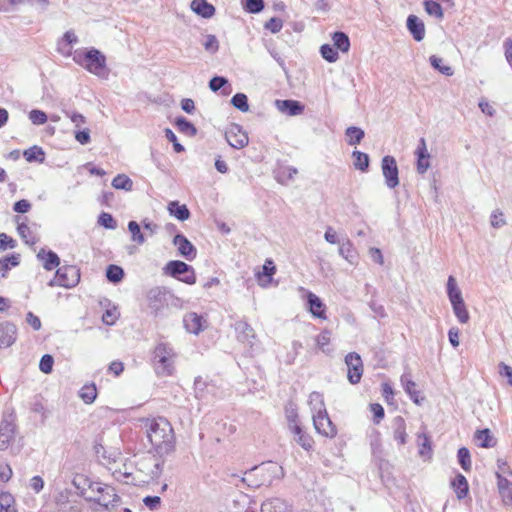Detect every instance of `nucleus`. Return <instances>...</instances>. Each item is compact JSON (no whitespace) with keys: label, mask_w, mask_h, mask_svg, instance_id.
<instances>
[{"label":"nucleus","mask_w":512,"mask_h":512,"mask_svg":"<svg viewBox=\"0 0 512 512\" xmlns=\"http://www.w3.org/2000/svg\"><path fill=\"white\" fill-rule=\"evenodd\" d=\"M453 312L460 323H467L470 319L469 312L464 302L452 305Z\"/></svg>","instance_id":"obj_48"},{"label":"nucleus","mask_w":512,"mask_h":512,"mask_svg":"<svg viewBox=\"0 0 512 512\" xmlns=\"http://www.w3.org/2000/svg\"><path fill=\"white\" fill-rule=\"evenodd\" d=\"M87 58H90V55L88 54V50L85 49H78L73 54V61L83 68L86 66Z\"/></svg>","instance_id":"obj_59"},{"label":"nucleus","mask_w":512,"mask_h":512,"mask_svg":"<svg viewBox=\"0 0 512 512\" xmlns=\"http://www.w3.org/2000/svg\"><path fill=\"white\" fill-rule=\"evenodd\" d=\"M243 8L248 13L257 14L264 9L263 0H245Z\"/></svg>","instance_id":"obj_51"},{"label":"nucleus","mask_w":512,"mask_h":512,"mask_svg":"<svg viewBox=\"0 0 512 512\" xmlns=\"http://www.w3.org/2000/svg\"><path fill=\"white\" fill-rule=\"evenodd\" d=\"M308 404L310 406L312 415L321 414L327 411L323 395L319 392L314 391L309 395Z\"/></svg>","instance_id":"obj_27"},{"label":"nucleus","mask_w":512,"mask_h":512,"mask_svg":"<svg viewBox=\"0 0 512 512\" xmlns=\"http://www.w3.org/2000/svg\"><path fill=\"white\" fill-rule=\"evenodd\" d=\"M321 56L328 62L333 63L336 62L339 58L337 50H335L331 45L324 44L320 48Z\"/></svg>","instance_id":"obj_50"},{"label":"nucleus","mask_w":512,"mask_h":512,"mask_svg":"<svg viewBox=\"0 0 512 512\" xmlns=\"http://www.w3.org/2000/svg\"><path fill=\"white\" fill-rule=\"evenodd\" d=\"M276 108L289 116L300 115L304 111V105H302L299 101L296 100H276L275 101Z\"/></svg>","instance_id":"obj_18"},{"label":"nucleus","mask_w":512,"mask_h":512,"mask_svg":"<svg viewBox=\"0 0 512 512\" xmlns=\"http://www.w3.org/2000/svg\"><path fill=\"white\" fill-rule=\"evenodd\" d=\"M393 428H394V431H393L394 439L400 445H404L406 443V438H407L406 425H405L404 419L402 417L395 418Z\"/></svg>","instance_id":"obj_29"},{"label":"nucleus","mask_w":512,"mask_h":512,"mask_svg":"<svg viewBox=\"0 0 512 512\" xmlns=\"http://www.w3.org/2000/svg\"><path fill=\"white\" fill-rule=\"evenodd\" d=\"M229 145L235 149H242L248 145L249 138L245 131L238 124H233L225 133Z\"/></svg>","instance_id":"obj_11"},{"label":"nucleus","mask_w":512,"mask_h":512,"mask_svg":"<svg viewBox=\"0 0 512 512\" xmlns=\"http://www.w3.org/2000/svg\"><path fill=\"white\" fill-rule=\"evenodd\" d=\"M14 498L8 492H3L0 494V510L4 509H15L13 507Z\"/></svg>","instance_id":"obj_61"},{"label":"nucleus","mask_w":512,"mask_h":512,"mask_svg":"<svg viewBox=\"0 0 512 512\" xmlns=\"http://www.w3.org/2000/svg\"><path fill=\"white\" fill-rule=\"evenodd\" d=\"M23 156L26 159L27 162H38L43 163L45 160V152L44 150L39 146H33L28 149H26L23 152Z\"/></svg>","instance_id":"obj_30"},{"label":"nucleus","mask_w":512,"mask_h":512,"mask_svg":"<svg viewBox=\"0 0 512 512\" xmlns=\"http://www.w3.org/2000/svg\"><path fill=\"white\" fill-rule=\"evenodd\" d=\"M90 58H87L85 69L99 78L107 79L109 71L106 67V57L98 49H88Z\"/></svg>","instance_id":"obj_7"},{"label":"nucleus","mask_w":512,"mask_h":512,"mask_svg":"<svg viewBox=\"0 0 512 512\" xmlns=\"http://www.w3.org/2000/svg\"><path fill=\"white\" fill-rule=\"evenodd\" d=\"M352 157L354 159L353 165L355 169L360 170L362 172L367 171L370 162L368 154L356 150L352 153Z\"/></svg>","instance_id":"obj_33"},{"label":"nucleus","mask_w":512,"mask_h":512,"mask_svg":"<svg viewBox=\"0 0 512 512\" xmlns=\"http://www.w3.org/2000/svg\"><path fill=\"white\" fill-rule=\"evenodd\" d=\"M447 295L451 305L464 302L462 293L457 286L456 279L453 276H449L447 280Z\"/></svg>","instance_id":"obj_26"},{"label":"nucleus","mask_w":512,"mask_h":512,"mask_svg":"<svg viewBox=\"0 0 512 512\" xmlns=\"http://www.w3.org/2000/svg\"><path fill=\"white\" fill-rule=\"evenodd\" d=\"M176 353L167 343H159L153 352V367L157 375L170 376L174 372Z\"/></svg>","instance_id":"obj_2"},{"label":"nucleus","mask_w":512,"mask_h":512,"mask_svg":"<svg viewBox=\"0 0 512 512\" xmlns=\"http://www.w3.org/2000/svg\"><path fill=\"white\" fill-rule=\"evenodd\" d=\"M106 277L110 282L118 283L124 277V270L120 266L111 264L106 269Z\"/></svg>","instance_id":"obj_41"},{"label":"nucleus","mask_w":512,"mask_h":512,"mask_svg":"<svg viewBox=\"0 0 512 512\" xmlns=\"http://www.w3.org/2000/svg\"><path fill=\"white\" fill-rule=\"evenodd\" d=\"M290 432L294 435V440L305 450L309 451L313 447L312 437L303 431L301 425H294Z\"/></svg>","instance_id":"obj_22"},{"label":"nucleus","mask_w":512,"mask_h":512,"mask_svg":"<svg viewBox=\"0 0 512 512\" xmlns=\"http://www.w3.org/2000/svg\"><path fill=\"white\" fill-rule=\"evenodd\" d=\"M232 105L241 112L249 110L248 98L243 93H236L231 99Z\"/></svg>","instance_id":"obj_47"},{"label":"nucleus","mask_w":512,"mask_h":512,"mask_svg":"<svg viewBox=\"0 0 512 512\" xmlns=\"http://www.w3.org/2000/svg\"><path fill=\"white\" fill-rule=\"evenodd\" d=\"M183 324L187 332L198 335L204 330L206 320L195 312H189L184 315Z\"/></svg>","instance_id":"obj_14"},{"label":"nucleus","mask_w":512,"mask_h":512,"mask_svg":"<svg viewBox=\"0 0 512 512\" xmlns=\"http://www.w3.org/2000/svg\"><path fill=\"white\" fill-rule=\"evenodd\" d=\"M339 254L345 258L349 263L353 264L356 258L355 251L352 243L347 240L343 242L339 247Z\"/></svg>","instance_id":"obj_45"},{"label":"nucleus","mask_w":512,"mask_h":512,"mask_svg":"<svg viewBox=\"0 0 512 512\" xmlns=\"http://www.w3.org/2000/svg\"><path fill=\"white\" fill-rule=\"evenodd\" d=\"M173 244L177 247L179 254L188 261L195 259L197 250L195 246L183 234L174 236Z\"/></svg>","instance_id":"obj_12"},{"label":"nucleus","mask_w":512,"mask_h":512,"mask_svg":"<svg viewBox=\"0 0 512 512\" xmlns=\"http://www.w3.org/2000/svg\"><path fill=\"white\" fill-rule=\"evenodd\" d=\"M167 210L171 216H174L180 221H186L190 218V211L185 204L180 205L178 201H171L168 204Z\"/></svg>","instance_id":"obj_25"},{"label":"nucleus","mask_w":512,"mask_h":512,"mask_svg":"<svg viewBox=\"0 0 512 512\" xmlns=\"http://www.w3.org/2000/svg\"><path fill=\"white\" fill-rule=\"evenodd\" d=\"M497 487L502 501L505 505L512 506V482L506 477H500Z\"/></svg>","instance_id":"obj_23"},{"label":"nucleus","mask_w":512,"mask_h":512,"mask_svg":"<svg viewBox=\"0 0 512 512\" xmlns=\"http://www.w3.org/2000/svg\"><path fill=\"white\" fill-rule=\"evenodd\" d=\"M144 427L149 442L160 457L174 452L176 443L174 430L166 418H148L144 421Z\"/></svg>","instance_id":"obj_1"},{"label":"nucleus","mask_w":512,"mask_h":512,"mask_svg":"<svg viewBox=\"0 0 512 512\" xmlns=\"http://www.w3.org/2000/svg\"><path fill=\"white\" fill-rule=\"evenodd\" d=\"M227 83H228V80H227L225 77H222V76H214V77L209 81V88H210L213 92H217V91H218V90H220L222 87H224Z\"/></svg>","instance_id":"obj_63"},{"label":"nucleus","mask_w":512,"mask_h":512,"mask_svg":"<svg viewBox=\"0 0 512 512\" xmlns=\"http://www.w3.org/2000/svg\"><path fill=\"white\" fill-rule=\"evenodd\" d=\"M307 302L309 305V311L314 317L326 319L325 305L317 295H315L312 292H309L307 295Z\"/></svg>","instance_id":"obj_21"},{"label":"nucleus","mask_w":512,"mask_h":512,"mask_svg":"<svg viewBox=\"0 0 512 512\" xmlns=\"http://www.w3.org/2000/svg\"><path fill=\"white\" fill-rule=\"evenodd\" d=\"M72 483L77 489L78 494L87 501L89 495H96L100 489L108 495L109 493L113 495V487L101 482L92 481L84 475L75 476Z\"/></svg>","instance_id":"obj_3"},{"label":"nucleus","mask_w":512,"mask_h":512,"mask_svg":"<svg viewBox=\"0 0 512 512\" xmlns=\"http://www.w3.org/2000/svg\"><path fill=\"white\" fill-rule=\"evenodd\" d=\"M424 9L430 16H433L437 19H443L444 12L441 5L437 1L433 0H424L423 1Z\"/></svg>","instance_id":"obj_36"},{"label":"nucleus","mask_w":512,"mask_h":512,"mask_svg":"<svg viewBox=\"0 0 512 512\" xmlns=\"http://www.w3.org/2000/svg\"><path fill=\"white\" fill-rule=\"evenodd\" d=\"M458 461L462 469L466 472L471 470V456L467 448L462 447L457 453Z\"/></svg>","instance_id":"obj_46"},{"label":"nucleus","mask_w":512,"mask_h":512,"mask_svg":"<svg viewBox=\"0 0 512 512\" xmlns=\"http://www.w3.org/2000/svg\"><path fill=\"white\" fill-rule=\"evenodd\" d=\"M347 366V378L351 384L360 382L363 375V362L360 355L356 352H350L345 356Z\"/></svg>","instance_id":"obj_9"},{"label":"nucleus","mask_w":512,"mask_h":512,"mask_svg":"<svg viewBox=\"0 0 512 512\" xmlns=\"http://www.w3.org/2000/svg\"><path fill=\"white\" fill-rule=\"evenodd\" d=\"M53 363H54V359L51 355H49V354L43 355L40 360V363H39V369L43 373L48 374L52 371Z\"/></svg>","instance_id":"obj_58"},{"label":"nucleus","mask_w":512,"mask_h":512,"mask_svg":"<svg viewBox=\"0 0 512 512\" xmlns=\"http://www.w3.org/2000/svg\"><path fill=\"white\" fill-rule=\"evenodd\" d=\"M312 419L317 433L328 438H334L337 435L336 426L331 421L327 411L321 414H313Z\"/></svg>","instance_id":"obj_10"},{"label":"nucleus","mask_w":512,"mask_h":512,"mask_svg":"<svg viewBox=\"0 0 512 512\" xmlns=\"http://www.w3.org/2000/svg\"><path fill=\"white\" fill-rule=\"evenodd\" d=\"M17 231L26 244L34 245L37 242L36 237L32 234L26 223H18Z\"/></svg>","instance_id":"obj_42"},{"label":"nucleus","mask_w":512,"mask_h":512,"mask_svg":"<svg viewBox=\"0 0 512 512\" xmlns=\"http://www.w3.org/2000/svg\"><path fill=\"white\" fill-rule=\"evenodd\" d=\"M37 258L43 262V267L49 271L58 267L60 264L58 255L53 251L41 249L37 254Z\"/></svg>","instance_id":"obj_24"},{"label":"nucleus","mask_w":512,"mask_h":512,"mask_svg":"<svg viewBox=\"0 0 512 512\" xmlns=\"http://www.w3.org/2000/svg\"><path fill=\"white\" fill-rule=\"evenodd\" d=\"M475 439L478 441V445L483 448L493 447L492 437L489 429L478 430L475 433Z\"/></svg>","instance_id":"obj_44"},{"label":"nucleus","mask_w":512,"mask_h":512,"mask_svg":"<svg viewBox=\"0 0 512 512\" xmlns=\"http://www.w3.org/2000/svg\"><path fill=\"white\" fill-rule=\"evenodd\" d=\"M401 383L411 400L416 404H420L419 391L416 390V383L410 379L409 374H403L401 376Z\"/></svg>","instance_id":"obj_28"},{"label":"nucleus","mask_w":512,"mask_h":512,"mask_svg":"<svg viewBox=\"0 0 512 512\" xmlns=\"http://www.w3.org/2000/svg\"><path fill=\"white\" fill-rule=\"evenodd\" d=\"M452 486L455 489L458 499H463L467 496L469 487L468 482L463 475L458 474L452 481Z\"/></svg>","instance_id":"obj_31"},{"label":"nucleus","mask_w":512,"mask_h":512,"mask_svg":"<svg viewBox=\"0 0 512 512\" xmlns=\"http://www.w3.org/2000/svg\"><path fill=\"white\" fill-rule=\"evenodd\" d=\"M333 45L341 52H348L350 49V40L344 32H335L332 36Z\"/></svg>","instance_id":"obj_32"},{"label":"nucleus","mask_w":512,"mask_h":512,"mask_svg":"<svg viewBox=\"0 0 512 512\" xmlns=\"http://www.w3.org/2000/svg\"><path fill=\"white\" fill-rule=\"evenodd\" d=\"M98 223L108 229L116 228V221L114 220L112 215L109 213H105V212L101 213L99 216Z\"/></svg>","instance_id":"obj_60"},{"label":"nucleus","mask_w":512,"mask_h":512,"mask_svg":"<svg viewBox=\"0 0 512 512\" xmlns=\"http://www.w3.org/2000/svg\"><path fill=\"white\" fill-rule=\"evenodd\" d=\"M347 143L351 146L359 144L365 136L364 131L355 126L348 127L346 129Z\"/></svg>","instance_id":"obj_34"},{"label":"nucleus","mask_w":512,"mask_h":512,"mask_svg":"<svg viewBox=\"0 0 512 512\" xmlns=\"http://www.w3.org/2000/svg\"><path fill=\"white\" fill-rule=\"evenodd\" d=\"M381 169L387 187L390 189L396 188L399 185V170L395 158L390 155L384 156Z\"/></svg>","instance_id":"obj_8"},{"label":"nucleus","mask_w":512,"mask_h":512,"mask_svg":"<svg viewBox=\"0 0 512 512\" xmlns=\"http://www.w3.org/2000/svg\"><path fill=\"white\" fill-rule=\"evenodd\" d=\"M80 281V270L74 265H67L57 269L55 277L48 283L49 286L65 288L75 287Z\"/></svg>","instance_id":"obj_5"},{"label":"nucleus","mask_w":512,"mask_h":512,"mask_svg":"<svg viewBox=\"0 0 512 512\" xmlns=\"http://www.w3.org/2000/svg\"><path fill=\"white\" fill-rule=\"evenodd\" d=\"M88 501L95 502L98 505L109 510L110 508H113L116 505H118V503L120 502V497L116 494L114 488L113 495H108L105 492H103L102 489H100L99 492L96 493V495H89Z\"/></svg>","instance_id":"obj_16"},{"label":"nucleus","mask_w":512,"mask_h":512,"mask_svg":"<svg viewBox=\"0 0 512 512\" xmlns=\"http://www.w3.org/2000/svg\"><path fill=\"white\" fill-rule=\"evenodd\" d=\"M203 47L207 52L215 54L219 50V41L215 35H207Z\"/></svg>","instance_id":"obj_52"},{"label":"nucleus","mask_w":512,"mask_h":512,"mask_svg":"<svg viewBox=\"0 0 512 512\" xmlns=\"http://www.w3.org/2000/svg\"><path fill=\"white\" fill-rule=\"evenodd\" d=\"M176 126L181 133L188 136H195L197 133L195 126L184 117H178L176 119Z\"/></svg>","instance_id":"obj_40"},{"label":"nucleus","mask_w":512,"mask_h":512,"mask_svg":"<svg viewBox=\"0 0 512 512\" xmlns=\"http://www.w3.org/2000/svg\"><path fill=\"white\" fill-rule=\"evenodd\" d=\"M112 186L115 189H122V190H125V191H131L132 187H133V182L125 174H118L112 180Z\"/></svg>","instance_id":"obj_38"},{"label":"nucleus","mask_w":512,"mask_h":512,"mask_svg":"<svg viewBox=\"0 0 512 512\" xmlns=\"http://www.w3.org/2000/svg\"><path fill=\"white\" fill-rule=\"evenodd\" d=\"M282 27H283V21L277 17H272L264 25V28L266 30H269L273 34L278 33L282 29Z\"/></svg>","instance_id":"obj_57"},{"label":"nucleus","mask_w":512,"mask_h":512,"mask_svg":"<svg viewBox=\"0 0 512 512\" xmlns=\"http://www.w3.org/2000/svg\"><path fill=\"white\" fill-rule=\"evenodd\" d=\"M164 270L166 274L188 285L196 283V274L194 268L183 261H169L166 264Z\"/></svg>","instance_id":"obj_4"},{"label":"nucleus","mask_w":512,"mask_h":512,"mask_svg":"<svg viewBox=\"0 0 512 512\" xmlns=\"http://www.w3.org/2000/svg\"><path fill=\"white\" fill-rule=\"evenodd\" d=\"M497 481L500 477L512 476V469L509 467L504 459L499 458L497 460V471L495 472Z\"/></svg>","instance_id":"obj_53"},{"label":"nucleus","mask_w":512,"mask_h":512,"mask_svg":"<svg viewBox=\"0 0 512 512\" xmlns=\"http://www.w3.org/2000/svg\"><path fill=\"white\" fill-rule=\"evenodd\" d=\"M429 61H430L431 66L434 69L438 70L443 75H445V76L453 75L454 71H453L452 67H450L449 65H444L442 58H440L436 55H432V56H430Z\"/></svg>","instance_id":"obj_37"},{"label":"nucleus","mask_w":512,"mask_h":512,"mask_svg":"<svg viewBox=\"0 0 512 512\" xmlns=\"http://www.w3.org/2000/svg\"><path fill=\"white\" fill-rule=\"evenodd\" d=\"M19 263L20 256L18 254L0 259V271L2 272V276L4 277L6 272H8L11 267H16L19 265Z\"/></svg>","instance_id":"obj_39"},{"label":"nucleus","mask_w":512,"mask_h":512,"mask_svg":"<svg viewBox=\"0 0 512 512\" xmlns=\"http://www.w3.org/2000/svg\"><path fill=\"white\" fill-rule=\"evenodd\" d=\"M0 432L3 433V435L8 434L10 436L15 435V424L11 417L4 418L0 422Z\"/></svg>","instance_id":"obj_56"},{"label":"nucleus","mask_w":512,"mask_h":512,"mask_svg":"<svg viewBox=\"0 0 512 512\" xmlns=\"http://www.w3.org/2000/svg\"><path fill=\"white\" fill-rule=\"evenodd\" d=\"M191 10L202 18L209 19L215 15V7L207 0H192Z\"/></svg>","instance_id":"obj_19"},{"label":"nucleus","mask_w":512,"mask_h":512,"mask_svg":"<svg viewBox=\"0 0 512 512\" xmlns=\"http://www.w3.org/2000/svg\"><path fill=\"white\" fill-rule=\"evenodd\" d=\"M17 338V328L9 322L0 323V349L13 345Z\"/></svg>","instance_id":"obj_15"},{"label":"nucleus","mask_w":512,"mask_h":512,"mask_svg":"<svg viewBox=\"0 0 512 512\" xmlns=\"http://www.w3.org/2000/svg\"><path fill=\"white\" fill-rule=\"evenodd\" d=\"M235 331L240 342L249 345L251 348L253 347L256 336L254 329L248 323L244 321L236 322Z\"/></svg>","instance_id":"obj_17"},{"label":"nucleus","mask_w":512,"mask_h":512,"mask_svg":"<svg viewBox=\"0 0 512 512\" xmlns=\"http://www.w3.org/2000/svg\"><path fill=\"white\" fill-rule=\"evenodd\" d=\"M491 226L494 228H501L506 224V221L504 219V215L500 210H495L491 214V220H490Z\"/></svg>","instance_id":"obj_62"},{"label":"nucleus","mask_w":512,"mask_h":512,"mask_svg":"<svg viewBox=\"0 0 512 512\" xmlns=\"http://www.w3.org/2000/svg\"><path fill=\"white\" fill-rule=\"evenodd\" d=\"M79 396L84 403L92 404L97 397V389L95 384L84 385L79 392Z\"/></svg>","instance_id":"obj_35"},{"label":"nucleus","mask_w":512,"mask_h":512,"mask_svg":"<svg viewBox=\"0 0 512 512\" xmlns=\"http://www.w3.org/2000/svg\"><path fill=\"white\" fill-rule=\"evenodd\" d=\"M128 230L131 233V239L139 245L145 243V236L141 232L140 225L136 221H130L128 223Z\"/></svg>","instance_id":"obj_43"},{"label":"nucleus","mask_w":512,"mask_h":512,"mask_svg":"<svg viewBox=\"0 0 512 512\" xmlns=\"http://www.w3.org/2000/svg\"><path fill=\"white\" fill-rule=\"evenodd\" d=\"M16 241L8 236L6 233H0V250H6L7 248H15Z\"/></svg>","instance_id":"obj_64"},{"label":"nucleus","mask_w":512,"mask_h":512,"mask_svg":"<svg viewBox=\"0 0 512 512\" xmlns=\"http://www.w3.org/2000/svg\"><path fill=\"white\" fill-rule=\"evenodd\" d=\"M407 28L412 34L413 38L420 42L425 37V26L421 19L416 15H409L407 18Z\"/></svg>","instance_id":"obj_20"},{"label":"nucleus","mask_w":512,"mask_h":512,"mask_svg":"<svg viewBox=\"0 0 512 512\" xmlns=\"http://www.w3.org/2000/svg\"><path fill=\"white\" fill-rule=\"evenodd\" d=\"M261 512H293V506L285 499L272 497L261 504Z\"/></svg>","instance_id":"obj_13"},{"label":"nucleus","mask_w":512,"mask_h":512,"mask_svg":"<svg viewBox=\"0 0 512 512\" xmlns=\"http://www.w3.org/2000/svg\"><path fill=\"white\" fill-rule=\"evenodd\" d=\"M172 295L163 287H153L147 292L148 307L157 316L169 304Z\"/></svg>","instance_id":"obj_6"},{"label":"nucleus","mask_w":512,"mask_h":512,"mask_svg":"<svg viewBox=\"0 0 512 512\" xmlns=\"http://www.w3.org/2000/svg\"><path fill=\"white\" fill-rule=\"evenodd\" d=\"M29 119L34 125H42L47 122L48 118L45 112L33 109L29 113Z\"/></svg>","instance_id":"obj_55"},{"label":"nucleus","mask_w":512,"mask_h":512,"mask_svg":"<svg viewBox=\"0 0 512 512\" xmlns=\"http://www.w3.org/2000/svg\"><path fill=\"white\" fill-rule=\"evenodd\" d=\"M276 268L273 264V261L270 259H267L265 261V264L262 267V273H258L259 280L262 279L263 276L267 277V282H271L272 275L275 273Z\"/></svg>","instance_id":"obj_54"},{"label":"nucleus","mask_w":512,"mask_h":512,"mask_svg":"<svg viewBox=\"0 0 512 512\" xmlns=\"http://www.w3.org/2000/svg\"><path fill=\"white\" fill-rule=\"evenodd\" d=\"M417 442L420 447L419 454L421 456H426L431 452V441L427 434L421 433L417 436Z\"/></svg>","instance_id":"obj_49"}]
</instances>
